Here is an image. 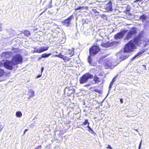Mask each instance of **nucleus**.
Listing matches in <instances>:
<instances>
[{
  "instance_id": "nucleus-1",
  "label": "nucleus",
  "mask_w": 149,
  "mask_h": 149,
  "mask_svg": "<svg viewBox=\"0 0 149 149\" xmlns=\"http://www.w3.org/2000/svg\"><path fill=\"white\" fill-rule=\"evenodd\" d=\"M139 41V39L137 38L131 40L126 45L124 49V51L118 53L117 54V56H119L122 55L120 58L121 61H123L127 58L130 55L129 53L133 51V49H136L138 45Z\"/></svg>"
},
{
  "instance_id": "nucleus-2",
  "label": "nucleus",
  "mask_w": 149,
  "mask_h": 149,
  "mask_svg": "<svg viewBox=\"0 0 149 149\" xmlns=\"http://www.w3.org/2000/svg\"><path fill=\"white\" fill-rule=\"evenodd\" d=\"M115 62V60L113 59L112 57L106 59L104 61V65L106 68H113L116 65Z\"/></svg>"
},
{
  "instance_id": "nucleus-3",
  "label": "nucleus",
  "mask_w": 149,
  "mask_h": 149,
  "mask_svg": "<svg viewBox=\"0 0 149 149\" xmlns=\"http://www.w3.org/2000/svg\"><path fill=\"white\" fill-rule=\"evenodd\" d=\"M93 77V76L92 75L88 73H86L83 75L80 78V83L81 84L86 83L89 79H92Z\"/></svg>"
},
{
  "instance_id": "nucleus-4",
  "label": "nucleus",
  "mask_w": 149,
  "mask_h": 149,
  "mask_svg": "<svg viewBox=\"0 0 149 149\" xmlns=\"http://www.w3.org/2000/svg\"><path fill=\"white\" fill-rule=\"evenodd\" d=\"M100 50L99 47L95 44L93 45L92 47L89 49L90 55L93 56L97 53Z\"/></svg>"
},
{
  "instance_id": "nucleus-5",
  "label": "nucleus",
  "mask_w": 149,
  "mask_h": 149,
  "mask_svg": "<svg viewBox=\"0 0 149 149\" xmlns=\"http://www.w3.org/2000/svg\"><path fill=\"white\" fill-rule=\"evenodd\" d=\"M23 60L22 56L19 54H17L14 56L12 58V61L14 65L19 64L22 62Z\"/></svg>"
},
{
  "instance_id": "nucleus-6",
  "label": "nucleus",
  "mask_w": 149,
  "mask_h": 149,
  "mask_svg": "<svg viewBox=\"0 0 149 149\" xmlns=\"http://www.w3.org/2000/svg\"><path fill=\"white\" fill-rule=\"evenodd\" d=\"M73 18V15H72L69 17L67 19L63 20L61 21V22L63 24L68 27L69 26L71 23V22L72 18Z\"/></svg>"
},
{
  "instance_id": "nucleus-7",
  "label": "nucleus",
  "mask_w": 149,
  "mask_h": 149,
  "mask_svg": "<svg viewBox=\"0 0 149 149\" xmlns=\"http://www.w3.org/2000/svg\"><path fill=\"white\" fill-rule=\"evenodd\" d=\"M14 65L13 61L6 60L4 63V67L9 70H12L13 69V66Z\"/></svg>"
},
{
  "instance_id": "nucleus-8",
  "label": "nucleus",
  "mask_w": 149,
  "mask_h": 149,
  "mask_svg": "<svg viewBox=\"0 0 149 149\" xmlns=\"http://www.w3.org/2000/svg\"><path fill=\"white\" fill-rule=\"evenodd\" d=\"M54 56L58 57L61 59H62L65 61H68L70 60V59L67 56H66L63 55H62V54L60 53H59L58 54L55 55Z\"/></svg>"
},
{
  "instance_id": "nucleus-9",
  "label": "nucleus",
  "mask_w": 149,
  "mask_h": 149,
  "mask_svg": "<svg viewBox=\"0 0 149 149\" xmlns=\"http://www.w3.org/2000/svg\"><path fill=\"white\" fill-rule=\"evenodd\" d=\"M104 8L107 12L112 11V5L111 2L109 1L107 4H106Z\"/></svg>"
},
{
  "instance_id": "nucleus-10",
  "label": "nucleus",
  "mask_w": 149,
  "mask_h": 149,
  "mask_svg": "<svg viewBox=\"0 0 149 149\" xmlns=\"http://www.w3.org/2000/svg\"><path fill=\"white\" fill-rule=\"evenodd\" d=\"M136 33V31L134 29H131L127 34L125 39H130L131 36L134 35Z\"/></svg>"
},
{
  "instance_id": "nucleus-11",
  "label": "nucleus",
  "mask_w": 149,
  "mask_h": 149,
  "mask_svg": "<svg viewBox=\"0 0 149 149\" xmlns=\"http://www.w3.org/2000/svg\"><path fill=\"white\" fill-rule=\"evenodd\" d=\"M12 54V53L9 52H3L1 56L2 57L8 58L10 57Z\"/></svg>"
},
{
  "instance_id": "nucleus-12",
  "label": "nucleus",
  "mask_w": 149,
  "mask_h": 149,
  "mask_svg": "<svg viewBox=\"0 0 149 149\" xmlns=\"http://www.w3.org/2000/svg\"><path fill=\"white\" fill-rule=\"evenodd\" d=\"M114 43L112 42H107L106 43L102 42L101 44V46L107 48L112 46Z\"/></svg>"
},
{
  "instance_id": "nucleus-13",
  "label": "nucleus",
  "mask_w": 149,
  "mask_h": 149,
  "mask_svg": "<svg viewBox=\"0 0 149 149\" xmlns=\"http://www.w3.org/2000/svg\"><path fill=\"white\" fill-rule=\"evenodd\" d=\"M34 91L32 89H30L29 90V98L32 97L35 95Z\"/></svg>"
},
{
  "instance_id": "nucleus-14",
  "label": "nucleus",
  "mask_w": 149,
  "mask_h": 149,
  "mask_svg": "<svg viewBox=\"0 0 149 149\" xmlns=\"http://www.w3.org/2000/svg\"><path fill=\"white\" fill-rule=\"evenodd\" d=\"M148 19V17L144 15H143L140 16V19L143 22L146 23L147 22V19Z\"/></svg>"
},
{
  "instance_id": "nucleus-15",
  "label": "nucleus",
  "mask_w": 149,
  "mask_h": 149,
  "mask_svg": "<svg viewBox=\"0 0 149 149\" xmlns=\"http://www.w3.org/2000/svg\"><path fill=\"white\" fill-rule=\"evenodd\" d=\"M123 34L122 32L119 33L115 36V38L116 39L120 38L123 36Z\"/></svg>"
},
{
  "instance_id": "nucleus-16",
  "label": "nucleus",
  "mask_w": 149,
  "mask_h": 149,
  "mask_svg": "<svg viewBox=\"0 0 149 149\" xmlns=\"http://www.w3.org/2000/svg\"><path fill=\"white\" fill-rule=\"evenodd\" d=\"M145 51V50H142V51H141L139 52H138L137 54H136L132 58V59L134 60V59L136 58L137 57H140L141 55L143 54L144 52Z\"/></svg>"
},
{
  "instance_id": "nucleus-17",
  "label": "nucleus",
  "mask_w": 149,
  "mask_h": 149,
  "mask_svg": "<svg viewBox=\"0 0 149 149\" xmlns=\"http://www.w3.org/2000/svg\"><path fill=\"white\" fill-rule=\"evenodd\" d=\"M74 48H72L71 49H69L68 51V54L69 55H71L70 56H72L74 55Z\"/></svg>"
},
{
  "instance_id": "nucleus-18",
  "label": "nucleus",
  "mask_w": 149,
  "mask_h": 149,
  "mask_svg": "<svg viewBox=\"0 0 149 149\" xmlns=\"http://www.w3.org/2000/svg\"><path fill=\"white\" fill-rule=\"evenodd\" d=\"M16 116L18 118H20L22 116V114L21 111H17L16 112Z\"/></svg>"
},
{
  "instance_id": "nucleus-19",
  "label": "nucleus",
  "mask_w": 149,
  "mask_h": 149,
  "mask_svg": "<svg viewBox=\"0 0 149 149\" xmlns=\"http://www.w3.org/2000/svg\"><path fill=\"white\" fill-rule=\"evenodd\" d=\"M93 80L94 81H95V82L96 83H98L101 81L100 79L99 78L97 77H96L95 76Z\"/></svg>"
},
{
  "instance_id": "nucleus-20",
  "label": "nucleus",
  "mask_w": 149,
  "mask_h": 149,
  "mask_svg": "<svg viewBox=\"0 0 149 149\" xmlns=\"http://www.w3.org/2000/svg\"><path fill=\"white\" fill-rule=\"evenodd\" d=\"M51 54H43L42 55V58H47L49 56L51 55Z\"/></svg>"
},
{
  "instance_id": "nucleus-21",
  "label": "nucleus",
  "mask_w": 149,
  "mask_h": 149,
  "mask_svg": "<svg viewBox=\"0 0 149 149\" xmlns=\"http://www.w3.org/2000/svg\"><path fill=\"white\" fill-rule=\"evenodd\" d=\"M24 34L27 36H29L30 35V32L28 31H25L24 32Z\"/></svg>"
},
{
  "instance_id": "nucleus-22",
  "label": "nucleus",
  "mask_w": 149,
  "mask_h": 149,
  "mask_svg": "<svg viewBox=\"0 0 149 149\" xmlns=\"http://www.w3.org/2000/svg\"><path fill=\"white\" fill-rule=\"evenodd\" d=\"M70 88H66L65 89V91H69V92H68V94H69L70 95V94H72L73 92V90H70Z\"/></svg>"
},
{
  "instance_id": "nucleus-23",
  "label": "nucleus",
  "mask_w": 149,
  "mask_h": 149,
  "mask_svg": "<svg viewBox=\"0 0 149 149\" xmlns=\"http://www.w3.org/2000/svg\"><path fill=\"white\" fill-rule=\"evenodd\" d=\"M115 77L113 78L112 81L111 82V83H110L109 86V88H110L112 87V86H113V83H114V82L115 81Z\"/></svg>"
},
{
  "instance_id": "nucleus-24",
  "label": "nucleus",
  "mask_w": 149,
  "mask_h": 149,
  "mask_svg": "<svg viewBox=\"0 0 149 149\" xmlns=\"http://www.w3.org/2000/svg\"><path fill=\"white\" fill-rule=\"evenodd\" d=\"M40 48L41 49L42 51V52L47 51L48 49V47H40Z\"/></svg>"
},
{
  "instance_id": "nucleus-25",
  "label": "nucleus",
  "mask_w": 149,
  "mask_h": 149,
  "mask_svg": "<svg viewBox=\"0 0 149 149\" xmlns=\"http://www.w3.org/2000/svg\"><path fill=\"white\" fill-rule=\"evenodd\" d=\"M4 71L0 68V77L3 76L4 74Z\"/></svg>"
},
{
  "instance_id": "nucleus-26",
  "label": "nucleus",
  "mask_w": 149,
  "mask_h": 149,
  "mask_svg": "<svg viewBox=\"0 0 149 149\" xmlns=\"http://www.w3.org/2000/svg\"><path fill=\"white\" fill-rule=\"evenodd\" d=\"M85 121L82 124V125H84L87 124H88V125H89V123L88 122V121L87 120L85 119Z\"/></svg>"
},
{
  "instance_id": "nucleus-27",
  "label": "nucleus",
  "mask_w": 149,
  "mask_h": 149,
  "mask_svg": "<svg viewBox=\"0 0 149 149\" xmlns=\"http://www.w3.org/2000/svg\"><path fill=\"white\" fill-rule=\"evenodd\" d=\"M92 59H91V58L90 57V56H89V57H88V62L89 63V64H90L91 65H91V61H92Z\"/></svg>"
},
{
  "instance_id": "nucleus-28",
  "label": "nucleus",
  "mask_w": 149,
  "mask_h": 149,
  "mask_svg": "<svg viewBox=\"0 0 149 149\" xmlns=\"http://www.w3.org/2000/svg\"><path fill=\"white\" fill-rule=\"evenodd\" d=\"M89 125H88L87 127L89 129V131H91L92 132V133L94 132V131L92 129Z\"/></svg>"
},
{
  "instance_id": "nucleus-29",
  "label": "nucleus",
  "mask_w": 149,
  "mask_h": 149,
  "mask_svg": "<svg viewBox=\"0 0 149 149\" xmlns=\"http://www.w3.org/2000/svg\"><path fill=\"white\" fill-rule=\"evenodd\" d=\"M42 52V51L41 49L40 48V47L39 49H38V51L37 52V53H41Z\"/></svg>"
},
{
  "instance_id": "nucleus-30",
  "label": "nucleus",
  "mask_w": 149,
  "mask_h": 149,
  "mask_svg": "<svg viewBox=\"0 0 149 149\" xmlns=\"http://www.w3.org/2000/svg\"><path fill=\"white\" fill-rule=\"evenodd\" d=\"M34 50L33 51V53H36V52L37 53V52L38 51V49H37V47H34Z\"/></svg>"
},
{
  "instance_id": "nucleus-31",
  "label": "nucleus",
  "mask_w": 149,
  "mask_h": 149,
  "mask_svg": "<svg viewBox=\"0 0 149 149\" xmlns=\"http://www.w3.org/2000/svg\"><path fill=\"white\" fill-rule=\"evenodd\" d=\"M84 6H80L77 8L76 10H79L81 9H84Z\"/></svg>"
},
{
  "instance_id": "nucleus-32",
  "label": "nucleus",
  "mask_w": 149,
  "mask_h": 149,
  "mask_svg": "<svg viewBox=\"0 0 149 149\" xmlns=\"http://www.w3.org/2000/svg\"><path fill=\"white\" fill-rule=\"evenodd\" d=\"M41 146H40L36 147L34 149H41Z\"/></svg>"
},
{
  "instance_id": "nucleus-33",
  "label": "nucleus",
  "mask_w": 149,
  "mask_h": 149,
  "mask_svg": "<svg viewBox=\"0 0 149 149\" xmlns=\"http://www.w3.org/2000/svg\"><path fill=\"white\" fill-rule=\"evenodd\" d=\"M48 8H50L52 7V4L51 3H50L48 6Z\"/></svg>"
},
{
  "instance_id": "nucleus-34",
  "label": "nucleus",
  "mask_w": 149,
  "mask_h": 149,
  "mask_svg": "<svg viewBox=\"0 0 149 149\" xmlns=\"http://www.w3.org/2000/svg\"><path fill=\"white\" fill-rule=\"evenodd\" d=\"M84 33L86 35H89L90 34V33L89 32H87L86 31Z\"/></svg>"
},
{
  "instance_id": "nucleus-35",
  "label": "nucleus",
  "mask_w": 149,
  "mask_h": 149,
  "mask_svg": "<svg viewBox=\"0 0 149 149\" xmlns=\"http://www.w3.org/2000/svg\"><path fill=\"white\" fill-rule=\"evenodd\" d=\"M94 91L96 92H97L99 93H100V91L98 89L95 90H94Z\"/></svg>"
},
{
  "instance_id": "nucleus-36",
  "label": "nucleus",
  "mask_w": 149,
  "mask_h": 149,
  "mask_svg": "<svg viewBox=\"0 0 149 149\" xmlns=\"http://www.w3.org/2000/svg\"><path fill=\"white\" fill-rule=\"evenodd\" d=\"M2 30V24H0V31Z\"/></svg>"
},
{
  "instance_id": "nucleus-37",
  "label": "nucleus",
  "mask_w": 149,
  "mask_h": 149,
  "mask_svg": "<svg viewBox=\"0 0 149 149\" xmlns=\"http://www.w3.org/2000/svg\"><path fill=\"white\" fill-rule=\"evenodd\" d=\"M141 142H142V141H141L140 142V144H139V149H140V148L141 147Z\"/></svg>"
},
{
  "instance_id": "nucleus-38",
  "label": "nucleus",
  "mask_w": 149,
  "mask_h": 149,
  "mask_svg": "<svg viewBox=\"0 0 149 149\" xmlns=\"http://www.w3.org/2000/svg\"><path fill=\"white\" fill-rule=\"evenodd\" d=\"M42 76V74H39L37 76V78H38Z\"/></svg>"
},
{
  "instance_id": "nucleus-39",
  "label": "nucleus",
  "mask_w": 149,
  "mask_h": 149,
  "mask_svg": "<svg viewBox=\"0 0 149 149\" xmlns=\"http://www.w3.org/2000/svg\"><path fill=\"white\" fill-rule=\"evenodd\" d=\"M44 68L43 67H42L41 68V74H42V72H43V71L44 70Z\"/></svg>"
},
{
  "instance_id": "nucleus-40",
  "label": "nucleus",
  "mask_w": 149,
  "mask_h": 149,
  "mask_svg": "<svg viewBox=\"0 0 149 149\" xmlns=\"http://www.w3.org/2000/svg\"><path fill=\"white\" fill-rule=\"evenodd\" d=\"M90 85H91V84H90V83H88V84H87V85H85L84 86H86V87H88V86H89Z\"/></svg>"
},
{
  "instance_id": "nucleus-41",
  "label": "nucleus",
  "mask_w": 149,
  "mask_h": 149,
  "mask_svg": "<svg viewBox=\"0 0 149 149\" xmlns=\"http://www.w3.org/2000/svg\"><path fill=\"white\" fill-rule=\"evenodd\" d=\"M107 148H109L110 149H112L111 147V146L109 145H108V147H107Z\"/></svg>"
},
{
  "instance_id": "nucleus-42",
  "label": "nucleus",
  "mask_w": 149,
  "mask_h": 149,
  "mask_svg": "<svg viewBox=\"0 0 149 149\" xmlns=\"http://www.w3.org/2000/svg\"><path fill=\"white\" fill-rule=\"evenodd\" d=\"M142 0H136L134 2L135 3H136L139 1H142Z\"/></svg>"
},
{
  "instance_id": "nucleus-43",
  "label": "nucleus",
  "mask_w": 149,
  "mask_h": 149,
  "mask_svg": "<svg viewBox=\"0 0 149 149\" xmlns=\"http://www.w3.org/2000/svg\"><path fill=\"white\" fill-rule=\"evenodd\" d=\"M84 9L88 10V8L87 7H84Z\"/></svg>"
},
{
  "instance_id": "nucleus-44",
  "label": "nucleus",
  "mask_w": 149,
  "mask_h": 149,
  "mask_svg": "<svg viewBox=\"0 0 149 149\" xmlns=\"http://www.w3.org/2000/svg\"><path fill=\"white\" fill-rule=\"evenodd\" d=\"M120 102L121 104H122L123 103V99H120Z\"/></svg>"
},
{
  "instance_id": "nucleus-45",
  "label": "nucleus",
  "mask_w": 149,
  "mask_h": 149,
  "mask_svg": "<svg viewBox=\"0 0 149 149\" xmlns=\"http://www.w3.org/2000/svg\"><path fill=\"white\" fill-rule=\"evenodd\" d=\"M46 10H47V9H45L44 10L43 12H42L41 13V14H40V15L42 14L43 13H44L45 12H46Z\"/></svg>"
},
{
  "instance_id": "nucleus-46",
  "label": "nucleus",
  "mask_w": 149,
  "mask_h": 149,
  "mask_svg": "<svg viewBox=\"0 0 149 149\" xmlns=\"http://www.w3.org/2000/svg\"><path fill=\"white\" fill-rule=\"evenodd\" d=\"M142 66L145 68V69L146 70V65H143Z\"/></svg>"
},
{
  "instance_id": "nucleus-47",
  "label": "nucleus",
  "mask_w": 149,
  "mask_h": 149,
  "mask_svg": "<svg viewBox=\"0 0 149 149\" xmlns=\"http://www.w3.org/2000/svg\"><path fill=\"white\" fill-rule=\"evenodd\" d=\"M3 129V127H2V128H0V132L2 131V130Z\"/></svg>"
},
{
  "instance_id": "nucleus-48",
  "label": "nucleus",
  "mask_w": 149,
  "mask_h": 149,
  "mask_svg": "<svg viewBox=\"0 0 149 149\" xmlns=\"http://www.w3.org/2000/svg\"><path fill=\"white\" fill-rule=\"evenodd\" d=\"M28 130V129H25V132H26V131H27Z\"/></svg>"
},
{
  "instance_id": "nucleus-49",
  "label": "nucleus",
  "mask_w": 149,
  "mask_h": 149,
  "mask_svg": "<svg viewBox=\"0 0 149 149\" xmlns=\"http://www.w3.org/2000/svg\"><path fill=\"white\" fill-rule=\"evenodd\" d=\"M41 58H42V57H39V60H40V59H41Z\"/></svg>"
},
{
  "instance_id": "nucleus-50",
  "label": "nucleus",
  "mask_w": 149,
  "mask_h": 149,
  "mask_svg": "<svg viewBox=\"0 0 149 149\" xmlns=\"http://www.w3.org/2000/svg\"><path fill=\"white\" fill-rule=\"evenodd\" d=\"M26 132H25V131H24V134H25Z\"/></svg>"
},
{
  "instance_id": "nucleus-51",
  "label": "nucleus",
  "mask_w": 149,
  "mask_h": 149,
  "mask_svg": "<svg viewBox=\"0 0 149 149\" xmlns=\"http://www.w3.org/2000/svg\"><path fill=\"white\" fill-rule=\"evenodd\" d=\"M146 45H147V44H145V45L144 46H145V47H146Z\"/></svg>"
},
{
  "instance_id": "nucleus-52",
  "label": "nucleus",
  "mask_w": 149,
  "mask_h": 149,
  "mask_svg": "<svg viewBox=\"0 0 149 149\" xmlns=\"http://www.w3.org/2000/svg\"><path fill=\"white\" fill-rule=\"evenodd\" d=\"M148 54H149V52Z\"/></svg>"
},
{
  "instance_id": "nucleus-53",
  "label": "nucleus",
  "mask_w": 149,
  "mask_h": 149,
  "mask_svg": "<svg viewBox=\"0 0 149 149\" xmlns=\"http://www.w3.org/2000/svg\"><path fill=\"white\" fill-rule=\"evenodd\" d=\"M0 125H1L0 124Z\"/></svg>"
}]
</instances>
